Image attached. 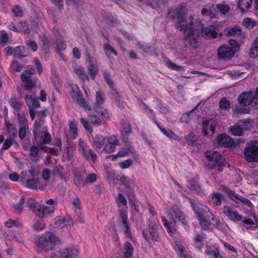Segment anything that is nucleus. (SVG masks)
I'll return each instance as SVG.
<instances>
[{"label": "nucleus", "instance_id": "obj_1", "mask_svg": "<svg viewBox=\"0 0 258 258\" xmlns=\"http://www.w3.org/2000/svg\"><path fill=\"white\" fill-rule=\"evenodd\" d=\"M61 244L59 237L53 232L46 231L35 238V245L38 252L44 251L45 252L54 249L56 245Z\"/></svg>", "mask_w": 258, "mask_h": 258}, {"label": "nucleus", "instance_id": "obj_2", "mask_svg": "<svg viewBox=\"0 0 258 258\" xmlns=\"http://www.w3.org/2000/svg\"><path fill=\"white\" fill-rule=\"evenodd\" d=\"M189 202L202 229L205 230L208 229L211 225V221L214 220L213 214L207 206L198 201L190 199Z\"/></svg>", "mask_w": 258, "mask_h": 258}, {"label": "nucleus", "instance_id": "obj_3", "mask_svg": "<svg viewBox=\"0 0 258 258\" xmlns=\"http://www.w3.org/2000/svg\"><path fill=\"white\" fill-rule=\"evenodd\" d=\"M185 11L183 7H178L168 13V17L176 22L180 28V31H187L189 26L194 25L193 18L191 16L189 17V21L187 22L185 19Z\"/></svg>", "mask_w": 258, "mask_h": 258}, {"label": "nucleus", "instance_id": "obj_4", "mask_svg": "<svg viewBox=\"0 0 258 258\" xmlns=\"http://www.w3.org/2000/svg\"><path fill=\"white\" fill-rule=\"evenodd\" d=\"M194 24L195 25V31L198 35H201L206 39L217 38L218 33L216 32L217 27L213 26H210L204 28L203 25L200 20H196Z\"/></svg>", "mask_w": 258, "mask_h": 258}, {"label": "nucleus", "instance_id": "obj_5", "mask_svg": "<svg viewBox=\"0 0 258 258\" xmlns=\"http://www.w3.org/2000/svg\"><path fill=\"white\" fill-rule=\"evenodd\" d=\"M238 103L242 106H247L253 104L258 109V87L255 92L248 91L242 93L238 97Z\"/></svg>", "mask_w": 258, "mask_h": 258}, {"label": "nucleus", "instance_id": "obj_6", "mask_svg": "<svg viewBox=\"0 0 258 258\" xmlns=\"http://www.w3.org/2000/svg\"><path fill=\"white\" fill-rule=\"evenodd\" d=\"M244 154L248 162H258V141L252 140L247 142Z\"/></svg>", "mask_w": 258, "mask_h": 258}, {"label": "nucleus", "instance_id": "obj_7", "mask_svg": "<svg viewBox=\"0 0 258 258\" xmlns=\"http://www.w3.org/2000/svg\"><path fill=\"white\" fill-rule=\"evenodd\" d=\"M34 73V69L31 68L23 72L21 75V79L26 90H31L37 86V79L32 76Z\"/></svg>", "mask_w": 258, "mask_h": 258}, {"label": "nucleus", "instance_id": "obj_8", "mask_svg": "<svg viewBox=\"0 0 258 258\" xmlns=\"http://www.w3.org/2000/svg\"><path fill=\"white\" fill-rule=\"evenodd\" d=\"M142 235L149 243L159 242L161 240L156 224L151 222L149 223L148 228L142 230Z\"/></svg>", "mask_w": 258, "mask_h": 258}, {"label": "nucleus", "instance_id": "obj_9", "mask_svg": "<svg viewBox=\"0 0 258 258\" xmlns=\"http://www.w3.org/2000/svg\"><path fill=\"white\" fill-rule=\"evenodd\" d=\"M206 157L209 160V166L211 169L216 168V165H222L224 163L221 154L216 151L208 150L205 153Z\"/></svg>", "mask_w": 258, "mask_h": 258}, {"label": "nucleus", "instance_id": "obj_10", "mask_svg": "<svg viewBox=\"0 0 258 258\" xmlns=\"http://www.w3.org/2000/svg\"><path fill=\"white\" fill-rule=\"evenodd\" d=\"M54 36L56 37L54 47L57 53L60 56L61 59L64 60V55L63 51L64 50V43L63 37L61 36L60 33L56 26H54L52 28Z\"/></svg>", "mask_w": 258, "mask_h": 258}, {"label": "nucleus", "instance_id": "obj_11", "mask_svg": "<svg viewBox=\"0 0 258 258\" xmlns=\"http://www.w3.org/2000/svg\"><path fill=\"white\" fill-rule=\"evenodd\" d=\"M249 122L246 120H241L237 124L234 125L229 129L230 134L235 136H241L244 132L249 128Z\"/></svg>", "mask_w": 258, "mask_h": 258}, {"label": "nucleus", "instance_id": "obj_12", "mask_svg": "<svg viewBox=\"0 0 258 258\" xmlns=\"http://www.w3.org/2000/svg\"><path fill=\"white\" fill-rule=\"evenodd\" d=\"M234 54V50L226 44L221 45L218 49L217 55L219 59L230 60Z\"/></svg>", "mask_w": 258, "mask_h": 258}, {"label": "nucleus", "instance_id": "obj_13", "mask_svg": "<svg viewBox=\"0 0 258 258\" xmlns=\"http://www.w3.org/2000/svg\"><path fill=\"white\" fill-rule=\"evenodd\" d=\"M188 30L191 31L186 34L185 37V41L187 43L189 46H191L193 48H197L198 47V38L200 35H197L195 30V25L192 26H189Z\"/></svg>", "mask_w": 258, "mask_h": 258}, {"label": "nucleus", "instance_id": "obj_14", "mask_svg": "<svg viewBox=\"0 0 258 258\" xmlns=\"http://www.w3.org/2000/svg\"><path fill=\"white\" fill-rule=\"evenodd\" d=\"M107 143L104 145L103 150L107 153L113 152L117 146L119 145V141L116 136L112 135L107 138Z\"/></svg>", "mask_w": 258, "mask_h": 258}, {"label": "nucleus", "instance_id": "obj_15", "mask_svg": "<svg viewBox=\"0 0 258 258\" xmlns=\"http://www.w3.org/2000/svg\"><path fill=\"white\" fill-rule=\"evenodd\" d=\"M73 173L74 175L75 184L78 186L83 185L86 176V170L82 168H76L74 170Z\"/></svg>", "mask_w": 258, "mask_h": 258}, {"label": "nucleus", "instance_id": "obj_16", "mask_svg": "<svg viewBox=\"0 0 258 258\" xmlns=\"http://www.w3.org/2000/svg\"><path fill=\"white\" fill-rule=\"evenodd\" d=\"M219 145L224 147H233L235 146L234 140L225 134H221L217 138Z\"/></svg>", "mask_w": 258, "mask_h": 258}, {"label": "nucleus", "instance_id": "obj_17", "mask_svg": "<svg viewBox=\"0 0 258 258\" xmlns=\"http://www.w3.org/2000/svg\"><path fill=\"white\" fill-rule=\"evenodd\" d=\"M170 214L171 215L173 220L175 218L180 222L183 225H187V221L185 219L184 214L177 207H173L170 210ZM173 222L175 223L174 220H173Z\"/></svg>", "mask_w": 258, "mask_h": 258}, {"label": "nucleus", "instance_id": "obj_18", "mask_svg": "<svg viewBox=\"0 0 258 258\" xmlns=\"http://www.w3.org/2000/svg\"><path fill=\"white\" fill-rule=\"evenodd\" d=\"M46 185V184L44 185L41 184L38 178H29L26 181V186L31 189L37 190L38 187L40 190H43Z\"/></svg>", "mask_w": 258, "mask_h": 258}, {"label": "nucleus", "instance_id": "obj_19", "mask_svg": "<svg viewBox=\"0 0 258 258\" xmlns=\"http://www.w3.org/2000/svg\"><path fill=\"white\" fill-rule=\"evenodd\" d=\"M223 213L228 217V218L234 222L240 221L242 220V216L239 215L237 212L232 210V209L227 206L223 207Z\"/></svg>", "mask_w": 258, "mask_h": 258}, {"label": "nucleus", "instance_id": "obj_20", "mask_svg": "<svg viewBox=\"0 0 258 258\" xmlns=\"http://www.w3.org/2000/svg\"><path fill=\"white\" fill-rule=\"evenodd\" d=\"M73 70L83 82H89V77L84 68L76 64L73 66Z\"/></svg>", "mask_w": 258, "mask_h": 258}, {"label": "nucleus", "instance_id": "obj_21", "mask_svg": "<svg viewBox=\"0 0 258 258\" xmlns=\"http://www.w3.org/2000/svg\"><path fill=\"white\" fill-rule=\"evenodd\" d=\"M119 217L120 221L124 228V232L126 234L128 235L130 234V226L129 223L127 220V213L126 211L122 210L119 211Z\"/></svg>", "mask_w": 258, "mask_h": 258}, {"label": "nucleus", "instance_id": "obj_22", "mask_svg": "<svg viewBox=\"0 0 258 258\" xmlns=\"http://www.w3.org/2000/svg\"><path fill=\"white\" fill-rule=\"evenodd\" d=\"M187 187L191 191L196 192L200 196L205 195L204 190L202 189L199 183L194 180L188 181Z\"/></svg>", "mask_w": 258, "mask_h": 258}, {"label": "nucleus", "instance_id": "obj_23", "mask_svg": "<svg viewBox=\"0 0 258 258\" xmlns=\"http://www.w3.org/2000/svg\"><path fill=\"white\" fill-rule=\"evenodd\" d=\"M25 102L29 109H35L40 107L39 98H34L31 95H26Z\"/></svg>", "mask_w": 258, "mask_h": 258}, {"label": "nucleus", "instance_id": "obj_24", "mask_svg": "<svg viewBox=\"0 0 258 258\" xmlns=\"http://www.w3.org/2000/svg\"><path fill=\"white\" fill-rule=\"evenodd\" d=\"M72 98L82 108L89 111L91 110V107L88 105L83 98V94L81 91L77 93Z\"/></svg>", "mask_w": 258, "mask_h": 258}, {"label": "nucleus", "instance_id": "obj_25", "mask_svg": "<svg viewBox=\"0 0 258 258\" xmlns=\"http://www.w3.org/2000/svg\"><path fill=\"white\" fill-rule=\"evenodd\" d=\"M19 125V137L21 140H23L25 138L29 128L27 120L25 118L20 120Z\"/></svg>", "mask_w": 258, "mask_h": 258}, {"label": "nucleus", "instance_id": "obj_26", "mask_svg": "<svg viewBox=\"0 0 258 258\" xmlns=\"http://www.w3.org/2000/svg\"><path fill=\"white\" fill-rule=\"evenodd\" d=\"M54 211L55 208L54 206H42L39 207L37 215L40 218H42L45 216L53 213Z\"/></svg>", "mask_w": 258, "mask_h": 258}, {"label": "nucleus", "instance_id": "obj_27", "mask_svg": "<svg viewBox=\"0 0 258 258\" xmlns=\"http://www.w3.org/2000/svg\"><path fill=\"white\" fill-rule=\"evenodd\" d=\"M252 4V0H239L238 7L243 14L250 10Z\"/></svg>", "mask_w": 258, "mask_h": 258}, {"label": "nucleus", "instance_id": "obj_28", "mask_svg": "<svg viewBox=\"0 0 258 258\" xmlns=\"http://www.w3.org/2000/svg\"><path fill=\"white\" fill-rule=\"evenodd\" d=\"M28 55V52L27 49L24 46H19L14 49V56L19 58L22 59L23 57H26Z\"/></svg>", "mask_w": 258, "mask_h": 258}, {"label": "nucleus", "instance_id": "obj_29", "mask_svg": "<svg viewBox=\"0 0 258 258\" xmlns=\"http://www.w3.org/2000/svg\"><path fill=\"white\" fill-rule=\"evenodd\" d=\"M93 146L96 150L105 145V138L101 135H97L93 139Z\"/></svg>", "mask_w": 258, "mask_h": 258}, {"label": "nucleus", "instance_id": "obj_30", "mask_svg": "<svg viewBox=\"0 0 258 258\" xmlns=\"http://www.w3.org/2000/svg\"><path fill=\"white\" fill-rule=\"evenodd\" d=\"M242 30L237 26L225 30V33L228 36H236L241 35Z\"/></svg>", "mask_w": 258, "mask_h": 258}, {"label": "nucleus", "instance_id": "obj_31", "mask_svg": "<svg viewBox=\"0 0 258 258\" xmlns=\"http://www.w3.org/2000/svg\"><path fill=\"white\" fill-rule=\"evenodd\" d=\"M45 226L44 221L42 218H40V219L33 221L32 228L35 231L39 232L43 230Z\"/></svg>", "mask_w": 258, "mask_h": 258}, {"label": "nucleus", "instance_id": "obj_32", "mask_svg": "<svg viewBox=\"0 0 258 258\" xmlns=\"http://www.w3.org/2000/svg\"><path fill=\"white\" fill-rule=\"evenodd\" d=\"M101 104H95L93 107V110L98 114L104 117L106 119H109L110 116L107 111L100 106Z\"/></svg>", "mask_w": 258, "mask_h": 258}, {"label": "nucleus", "instance_id": "obj_33", "mask_svg": "<svg viewBox=\"0 0 258 258\" xmlns=\"http://www.w3.org/2000/svg\"><path fill=\"white\" fill-rule=\"evenodd\" d=\"M33 133L36 140L42 137V131L41 130V125L37 120H35L34 121Z\"/></svg>", "mask_w": 258, "mask_h": 258}, {"label": "nucleus", "instance_id": "obj_34", "mask_svg": "<svg viewBox=\"0 0 258 258\" xmlns=\"http://www.w3.org/2000/svg\"><path fill=\"white\" fill-rule=\"evenodd\" d=\"M135 152L134 148L130 145H127L125 148H120L117 152L118 156L122 157L129 154L130 153H134Z\"/></svg>", "mask_w": 258, "mask_h": 258}, {"label": "nucleus", "instance_id": "obj_35", "mask_svg": "<svg viewBox=\"0 0 258 258\" xmlns=\"http://www.w3.org/2000/svg\"><path fill=\"white\" fill-rule=\"evenodd\" d=\"M219 107L221 110L228 111L230 109L231 103L226 97H223L219 102Z\"/></svg>", "mask_w": 258, "mask_h": 258}, {"label": "nucleus", "instance_id": "obj_36", "mask_svg": "<svg viewBox=\"0 0 258 258\" xmlns=\"http://www.w3.org/2000/svg\"><path fill=\"white\" fill-rule=\"evenodd\" d=\"M249 54L250 57L255 58L258 56V37L255 39L249 49Z\"/></svg>", "mask_w": 258, "mask_h": 258}, {"label": "nucleus", "instance_id": "obj_37", "mask_svg": "<svg viewBox=\"0 0 258 258\" xmlns=\"http://www.w3.org/2000/svg\"><path fill=\"white\" fill-rule=\"evenodd\" d=\"M224 198L223 195L219 192H214L212 194L211 201L216 206H220L221 204V200Z\"/></svg>", "mask_w": 258, "mask_h": 258}, {"label": "nucleus", "instance_id": "obj_38", "mask_svg": "<svg viewBox=\"0 0 258 258\" xmlns=\"http://www.w3.org/2000/svg\"><path fill=\"white\" fill-rule=\"evenodd\" d=\"M69 130L70 133L72 135L73 139H75L78 136V128L77 126V123L75 120H72L69 121Z\"/></svg>", "mask_w": 258, "mask_h": 258}, {"label": "nucleus", "instance_id": "obj_39", "mask_svg": "<svg viewBox=\"0 0 258 258\" xmlns=\"http://www.w3.org/2000/svg\"><path fill=\"white\" fill-rule=\"evenodd\" d=\"M176 250L179 253V255L182 258H190V255L187 253V252L184 248L183 246L179 243L176 244Z\"/></svg>", "mask_w": 258, "mask_h": 258}, {"label": "nucleus", "instance_id": "obj_40", "mask_svg": "<svg viewBox=\"0 0 258 258\" xmlns=\"http://www.w3.org/2000/svg\"><path fill=\"white\" fill-rule=\"evenodd\" d=\"M176 250L179 253V255L182 258H190V255L187 253V252L184 248L183 246L179 243L176 244Z\"/></svg>", "mask_w": 258, "mask_h": 258}, {"label": "nucleus", "instance_id": "obj_41", "mask_svg": "<svg viewBox=\"0 0 258 258\" xmlns=\"http://www.w3.org/2000/svg\"><path fill=\"white\" fill-rule=\"evenodd\" d=\"M176 250L179 253V255L182 258H190V255L187 253V252L184 248L183 246L179 243L176 244Z\"/></svg>", "mask_w": 258, "mask_h": 258}, {"label": "nucleus", "instance_id": "obj_42", "mask_svg": "<svg viewBox=\"0 0 258 258\" xmlns=\"http://www.w3.org/2000/svg\"><path fill=\"white\" fill-rule=\"evenodd\" d=\"M119 180L121 183L123 184L126 186V189H131L134 187V183L133 180L128 177L122 176L120 177Z\"/></svg>", "mask_w": 258, "mask_h": 258}, {"label": "nucleus", "instance_id": "obj_43", "mask_svg": "<svg viewBox=\"0 0 258 258\" xmlns=\"http://www.w3.org/2000/svg\"><path fill=\"white\" fill-rule=\"evenodd\" d=\"M88 72L91 78L94 80L98 73V67L97 64H91L88 68Z\"/></svg>", "mask_w": 258, "mask_h": 258}, {"label": "nucleus", "instance_id": "obj_44", "mask_svg": "<svg viewBox=\"0 0 258 258\" xmlns=\"http://www.w3.org/2000/svg\"><path fill=\"white\" fill-rule=\"evenodd\" d=\"M51 141L50 135L47 132H45L44 134L43 139L39 144V148L41 150L45 149L44 144H49Z\"/></svg>", "mask_w": 258, "mask_h": 258}, {"label": "nucleus", "instance_id": "obj_45", "mask_svg": "<svg viewBox=\"0 0 258 258\" xmlns=\"http://www.w3.org/2000/svg\"><path fill=\"white\" fill-rule=\"evenodd\" d=\"M125 251L123 257L131 258L133 253V247L132 244L128 241L125 243Z\"/></svg>", "mask_w": 258, "mask_h": 258}, {"label": "nucleus", "instance_id": "obj_46", "mask_svg": "<svg viewBox=\"0 0 258 258\" xmlns=\"http://www.w3.org/2000/svg\"><path fill=\"white\" fill-rule=\"evenodd\" d=\"M6 227L11 228L13 227H16L17 228H22V224L19 222V220H15L13 219H9L6 221L5 223Z\"/></svg>", "mask_w": 258, "mask_h": 258}, {"label": "nucleus", "instance_id": "obj_47", "mask_svg": "<svg viewBox=\"0 0 258 258\" xmlns=\"http://www.w3.org/2000/svg\"><path fill=\"white\" fill-rule=\"evenodd\" d=\"M25 204V199L24 197H22L18 204L14 205L15 210L19 214L22 213Z\"/></svg>", "mask_w": 258, "mask_h": 258}, {"label": "nucleus", "instance_id": "obj_48", "mask_svg": "<svg viewBox=\"0 0 258 258\" xmlns=\"http://www.w3.org/2000/svg\"><path fill=\"white\" fill-rule=\"evenodd\" d=\"M103 49L108 57L110 56V55L111 53H113L114 55H117V54L115 50L109 43H105L104 44Z\"/></svg>", "mask_w": 258, "mask_h": 258}, {"label": "nucleus", "instance_id": "obj_49", "mask_svg": "<svg viewBox=\"0 0 258 258\" xmlns=\"http://www.w3.org/2000/svg\"><path fill=\"white\" fill-rule=\"evenodd\" d=\"M138 46L140 49H141L146 53H152L155 51L153 47L144 43H138Z\"/></svg>", "mask_w": 258, "mask_h": 258}, {"label": "nucleus", "instance_id": "obj_50", "mask_svg": "<svg viewBox=\"0 0 258 258\" xmlns=\"http://www.w3.org/2000/svg\"><path fill=\"white\" fill-rule=\"evenodd\" d=\"M256 25L257 23L255 21L252 20L249 18H245L243 21V25L250 29L253 28Z\"/></svg>", "mask_w": 258, "mask_h": 258}, {"label": "nucleus", "instance_id": "obj_51", "mask_svg": "<svg viewBox=\"0 0 258 258\" xmlns=\"http://www.w3.org/2000/svg\"><path fill=\"white\" fill-rule=\"evenodd\" d=\"M222 187L223 191L232 200H234L233 198L236 199V197H238L239 195L236 194L234 190L229 189L225 186H222Z\"/></svg>", "mask_w": 258, "mask_h": 258}, {"label": "nucleus", "instance_id": "obj_52", "mask_svg": "<svg viewBox=\"0 0 258 258\" xmlns=\"http://www.w3.org/2000/svg\"><path fill=\"white\" fill-rule=\"evenodd\" d=\"M155 123L157 125V127L161 131V132L168 138L171 139L174 136H175V134L172 131L169 130H165L156 121H155Z\"/></svg>", "mask_w": 258, "mask_h": 258}, {"label": "nucleus", "instance_id": "obj_53", "mask_svg": "<svg viewBox=\"0 0 258 258\" xmlns=\"http://www.w3.org/2000/svg\"><path fill=\"white\" fill-rule=\"evenodd\" d=\"M12 11L16 17H22L23 16V11L19 5H15L12 8Z\"/></svg>", "mask_w": 258, "mask_h": 258}, {"label": "nucleus", "instance_id": "obj_54", "mask_svg": "<svg viewBox=\"0 0 258 258\" xmlns=\"http://www.w3.org/2000/svg\"><path fill=\"white\" fill-rule=\"evenodd\" d=\"M54 225L56 228L62 229L64 227V216H58L55 218Z\"/></svg>", "mask_w": 258, "mask_h": 258}, {"label": "nucleus", "instance_id": "obj_55", "mask_svg": "<svg viewBox=\"0 0 258 258\" xmlns=\"http://www.w3.org/2000/svg\"><path fill=\"white\" fill-rule=\"evenodd\" d=\"M90 123L94 125L100 126L102 122V119L96 115L92 114L88 115Z\"/></svg>", "mask_w": 258, "mask_h": 258}, {"label": "nucleus", "instance_id": "obj_56", "mask_svg": "<svg viewBox=\"0 0 258 258\" xmlns=\"http://www.w3.org/2000/svg\"><path fill=\"white\" fill-rule=\"evenodd\" d=\"M73 249H75L77 251H78V256H79L80 250V249L78 247V246L77 245L74 244H69L68 247L66 248V253H67V255H68L69 256L72 255L73 253L74 252H72L73 251Z\"/></svg>", "mask_w": 258, "mask_h": 258}, {"label": "nucleus", "instance_id": "obj_57", "mask_svg": "<svg viewBox=\"0 0 258 258\" xmlns=\"http://www.w3.org/2000/svg\"><path fill=\"white\" fill-rule=\"evenodd\" d=\"M66 3L68 5H72L76 9L83 5V2L81 0H66Z\"/></svg>", "mask_w": 258, "mask_h": 258}, {"label": "nucleus", "instance_id": "obj_58", "mask_svg": "<svg viewBox=\"0 0 258 258\" xmlns=\"http://www.w3.org/2000/svg\"><path fill=\"white\" fill-rule=\"evenodd\" d=\"M9 104L14 109H19L21 105L19 103V101L17 100V98L13 96H11L10 99L8 101Z\"/></svg>", "mask_w": 258, "mask_h": 258}, {"label": "nucleus", "instance_id": "obj_59", "mask_svg": "<svg viewBox=\"0 0 258 258\" xmlns=\"http://www.w3.org/2000/svg\"><path fill=\"white\" fill-rule=\"evenodd\" d=\"M197 137L192 133H190L185 136V140L188 145H193L197 140Z\"/></svg>", "mask_w": 258, "mask_h": 258}, {"label": "nucleus", "instance_id": "obj_60", "mask_svg": "<svg viewBox=\"0 0 258 258\" xmlns=\"http://www.w3.org/2000/svg\"><path fill=\"white\" fill-rule=\"evenodd\" d=\"M103 75L107 85L109 86V88H112V87H114V83L110 78L109 73L106 71L103 72Z\"/></svg>", "mask_w": 258, "mask_h": 258}, {"label": "nucleus", "instance_id": "obj_61", "mask_svg": "<svg viewBox=\"0 0 258 258\" xmlns=\"http://www.w3.org/2000/svg\"><path fill=\"white\" fill-rule=\"evenodd\" d=\"M80 122L86 131L91 133L92 132V128L87 120L83 117H81L80 118Z\"/></svg>", "mask_w": 258, "mask_h": 258}, {"label": "nucleus", "instance_id": "obj_62", "mask_svg": "<svg viewBox=\"0 0 258 258\" xmlns=\"http://www.w3.org/2000/svg\"><path fill=\"white\" fill-rule=\"evenodd\" d=\"M167 65L168 68H170L173 70L177 71H181L183 70L182 67L177 65L175 63L172 62L171 61H167Z\"/></svg>", "mask_w": 258, "mask_h": 258}, {"label": "nucleus", "instance_id": "obj_63", "mask_svg": "<svg viewBox=\"0 0 258 258\" xmlns=\"http://www.w3.org/2000/svg\"><path fill=\"white\" fill-rule=\"evenodd\" d=\"M104 101V95L101 91L97 92L96 94V104H102Z\"/></svg>", "mask_w": 258, "mask_h": 258}, {"label": "nucleus", "instance_id": "obj_64", "mask_svg": "<svg viewBox=\"0 0 258 258\" xmlns=\"http://www.w3.org/2000/svg\"><path fill=\"white\" fill-rule=\"evenodd\" d=\"M217 8L222 14H226L229 10V7L227 5L218 4Z\"/></svg>", "mask_w": 258, "mask_h": 258}]
</instances>
